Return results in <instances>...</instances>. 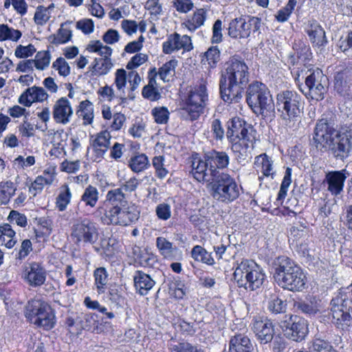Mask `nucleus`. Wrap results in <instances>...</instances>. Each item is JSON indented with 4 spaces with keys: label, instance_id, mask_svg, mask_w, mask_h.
<instances>
[{
    "label": "nucleus",
    "instance_id": "f8f14e48",
    "mask_svg": "<svg viewBox=\"0 0 352 352\" xmlns=\"http://www.w3.org/2000/svg\"><path fill=\"white\" fill-rule=\"evenodd\" d=\"M255 133L256 131L251 125L245 124L237 118L232 119L228 125L227 137L232 142H236L254 147L256 141Z\"/></svg>",
    "mask_w": 352,
    "mask_h": 352
},
{
    "label": "nucleus",
    "instance_id": "412c9836",
    "mask_svg": "<svg viewBox=\"0 0 352 352\" xmlns=\"http://www.w3.org/2000/svg\"><path fill=\"white\" fill-rule=\"evenodd\" d=\"M24 276L25 280L31 286H40L45 281V271L37 263H30L25 267Z\"/></svg>",
    "mask_w": 352,
    "mask_h": 352
},
{
    "label": "nucleus",
    "instance_id": "6ab92c4d",
    "mask_svg": "<svg viewBox=\"0 0 352 352\" xmlns=\"http://www.w3.org/2000/svg\"><path fill=\"white\" fill-rule=\"evenodd\" d=\"M349 175L346 169L327 173L325 180L328 185V190L333 195H339L343 190L344 183Z\"/></svg>",
    "mask_w": 352,
    "mask_h": 352
},
{
    "label": "nucleus",
    "instance_id": "1a4fd4ad",
    "mask_svg": "<svg viewBox=\"0 0 352 352\" xmlns=\"http://www.w3.org/2000/svg\"><path fill=\"white\" fill-rule=\"evenodd\" d=\"M309 72L305 78V85L303 88L300 87V90L307 99L322 100L328 91V78L319 68Z\"/></svg>",
    "mask_w": 352,
    "mask_h": 352
},
{
    "label": "nucleus",
    "instance_id": "13d9d810",
    "mask_svg": "<svg viewBox=\"0 0 352 352\" xmlns=\"http://www.w3.org/2000/svg\"><path fill=\"white\" fill-rule=\"evenodd\" d=\"M164 157L162 155L155 156L152 160V164L155 170V174L160 179L164 178L168 173L167 169L164 167Z\"/></svg>",
    "mask_w": 352,
    "mask_h": 352
},
{
    "label": "nucleus",
    "instance_id": "4c0bfd02",
    "mask_svg": "<svg viewBox=\"0 0 352 352\" xmlns=\"http://www.w3.org/2000/svg\"><path fill=\"white\" fill-rule=\"evenodd\" d=\"M64 135L63 131H57L54 133L53 136V140L52 142V148L49 152L51 156L54 157H58L63 153H65V140L63 138Z\"/></svg>",
    "mask_w": 352,
    "mask_h": 352
},
{
    "label": "nucleus",
    "instance_id": "774afa93",
    "mask_svg": "<svg viewBox=\"0 0 352 352\" xmlns=\"http://www.w3.org/2000/svg\"><path fill=\"white\" fill-rule=\"evenodd\" d=\"M148 60V56L145 54L139 53L133 56L126 65V69H131V71L142 65Z\"/></svg>",
    "mask_w": 352,
    "mask_h": 352
},
{
    "label": "nucleus",
    "instance_id": "8fccbe9b",
    "mask_svg": "<svg viewBox=\"0 0 352 352\" xmlns=\"http://www.w3.org/2000/svg\"><path fill=\"white\" fill-rule=\"evenodd\" d=\"M21 32L18 30L10 28L8 25L0 24V41L10 40L17 41L21 37Z\"/></svg>",
    "mask_w": 352,
    "mask_h": 352
},
{
    "label": "nucleus",
    "instance_id": "aec40b11",
    "mask_svg": "<svg viewBox=\"0 0 352 352\" xmlns=\"http://www.w3.org/2000/svg\"><path fill=\"white\" fill-rule=\"evenodd\" d=\"M48 94L42 87L33 86L27 89L19 97V102L25 107H30L33 102H41L47 100Z\"/></svg>",
    "mask_w": 352,
    "mask_h": 352
},
{
    "label": "nucleus",
    "instance_id": "7c9ffc66",
    "mask_svg": "<svg viewBox=\"0 0 352 352\" xmlns=\"http://www.w3.org/2000/svg\"><path fill=\"white\" fill-rule=\"evenodd\" d=\"M0 245H5L8 248H12L16 243L15 239L16 232L8 223L0 226Z\"/></svg>",
    "mask_w": 352,
    "mask_h": 352
},
{
    "label": "nucleus",
    "instance_id": "338daca9",
    "mask_svg": "<svg viewBox=\"0 0 352 352\" xmlns=\"http://www.w3.org/2000/svg\"><path fill=\"white\" fill-rule=\"evenodd\" d=\"M35 52L36 48L32 44L27 46L20 45L16 48L14 54L19 58H23L32 56Z\"/></svg>",
    "mask_w": 352,
    "mask_h": 352
},
{
    "label": "nucleus",
    "instance_id": "f3484780",
    "mask_svg": "<svg viewBox=\"0 0 352 352\" xmlns=\"http://www.w3.org/2000/svg\"><path fill=\"white\" fill-rule=\"evenodd\" d=\"M52 116L56 123L64 125L68 124L73 116L70 102L64 97L59 98L54 104Z\"/></svg>",
    "mask_w": 352,
    "mask_h": 352
},
{
    "label": "nucleus",
    "instance_id": "e2e57ef3",
    "mask_svg": "<svg viewBox=\"0 0 352 352\" xmlns=\"http://www.w3.org/2000/svg\"><path fill=\"white\" fill-rule=\"evenodd\" d=\"M155 214L159 219L166 221L171 217V207L168 204L161 203L156 206Z\"/></svg>",
    "mask_w": 352,
    "mask_h": 352
},
{
    "label": "nucleus",
    "instance_id": "79ce46f5",
    "mask_svg": "<svg viewBox=\"0 0 352 352\" xmlns=\"http://www.w3.org/2000/svg\"><path fill=\"white\" fill-rule=\"evenodd\" d=\"M177 64L178 61L175 58L171 59L164 63L158 71L160 78L164 82L169 81L170 78L175 75V68Z\"/></svg>",
    "mask_w": 352,
    "mask_h": 352
},
{
    "label": "nucleus",
    "instance_id": "2eb2a0df",
    "mask_svg": "<svg viewBox=\"0 0 352 352\" xmlns=\"http://www.w3.org/2000/svg\"><path fill=\"white\" fill-rule=\"evenodd\" d=\"M258 24V19L255 17L248 21L243 18L234 19L229 24L228 34L234 38H248L250 35L252 26L254 30H257L259 28Z\"/></svg>",
    "mask_w": 352,
    "mask_h": 352
},
{
    "label": "nucleus",
    "instance_id": "6e6552de",
    "mask_svg": "<svg viewBox=\"0 0 352 352\" xmlns=\"http://www.w3.org/2000/svg\"><path fill=\"white\" fill-rule=\"evenodd\" d=\"M25 316L32 323L45 329H51L54 327L55 314L45 301L36 299L28 301Z\"/></svg>",
    "mask_w": 352,
    "mask_h": 352
},
{
    "label": "nucleus",
    "instance_id": "4d7b16f0",
    "mask_svg": "<svg viewBox=\"0 0 352 352\" xmlns=\"http://www.w3.org/2000/svg\"><path fill=\"white\" fill-rule=\"evenodd\" d=\"M151 113L157 124H166L169 118V111L166 107H155L152 109Z\"/></svg>",
    "mask_w": 352,
    "mask_h": 352
},
{
    "label": "nucleus",
    "instance_id": "9d476101",
    "mask_svg": "<svg viewBox=\"0 0 352 352\" xmlns=\"http://www.w3.org/2000/svg\"><path fill=\"white\" fill-rule=\"evenodd\" d=\"M352 305V299L349 298L347 294L339 292L330 303L331 322L337 328L344 329L350 325L351 315L349 311Z\"/></svg>",
    "mask_w": 352,
    "mask_h": 352
},
{
    "label": "nucleus",
    "instance_id": "c85d7f7f",
    "mask_svg": "<svg viewBox=\"0 0 352 352\" xmlns=\"http://www.w3.org/2000/svg\"><path fill=\"white\" fill-rule=\"evenodd\" d=\"M352 80L348 79L344 73H338L335 76V89L343 97H349L351 94Z\"/></svg>",
    "mask_w": 352,
    "mask_h": 352
},
{
    "label": "nucleus",
    "instance_id": "864d4df0",
    "mask_svg": "<svg viewBox=\"0 0 352 352\" xmlns=\"http://www.w3.org/2000/svg\"><path fill=\"white\" fill-rule=\"evenodd\" d=\"M72 34L69 29L64 28L62 24L60 28L58 30L57 34L50 36V41L55 45L65 43L69 41L72 38Z\"/></svg>",
    "mask_w": 352,
    "mask_h": 352
},
{
    "label": "nucleus",
    "instance_id": "c756f323",
    "mask_svg": "<svg viewBox=\"0 0 352 352\" xmlns=\"http://www.w3.org/2000/svg\"><path fill=\"white\" fill-rule=\"evenodd\" d=\"M254 147L234 142L232 145V150L234 153L238 162L245 163L252 158V151Z\"/></svg>",
    "mask_w": 352,
    "mask_h": 352
},
{
    "label": "nucleus",
    "instance_id": "bb28decb",
    "mask_svg": "<svg viewBox=\"0 0 352 352\" xmlns=\"http://www.w3.org/2000/svg\"><path fill=\"white\" fill-rule=\"evenodd\" d=\"M118 207L109 206L108 209L104 206H100L97 208L96 213L100 216L101 221L106 225H118Z\"/></svg>",
    "mask_w": 352,
    "mask_h": 352
},
{
    "label": "nucleus",
    "instance_id": "a18cd8bd",
    "mask_svg": "<svg viewBox=\"0 0 352 352\" xmlns=\"http://www.w3.org/2000/svg\"><path fill=\"white\" fill-rule=\"evenodd\" d=\"M291 183H292V168H290L289 167H287L285 170L283 179L280 184V190L278 192V197L276 199V204L277 206L279 204H281L283 202V200L285 198V197L287 195V190H288V188L290 186Z\"/></svg>",
    "mask_w": 352,
    "mask_h": 352
},
{
    "label": "nucleus",
    "instance_id": "473e14b6",
    "mask_svg": "<svg viewBox=\"0 0 352 352\" xmlns=\"http://www.w3.org/2000/svg\"><path fill=\"white\" fill-rule=\"evenodd\" d=\"M129 166L133 172L138 173L148 168L150 166V162L145 154L138 153L130 158Z\"/></svg>",
    "mask_w": 352,
    "mask_h": 352
},
{
    "label": "nucleus",
    "instance_id": "09e8293b",
    "mask_svg": "<svg viewBox=\"0 0 352 352\" xmlns=\"http://www.w3.org/2000/svg\"><path fill=\"white\" fill-rule=\"evenodd\" d=\"M54 180V175L49 172L44 171L43 175L38 176L34 182L30 187V191H35L34 195L37 191H41L45 185H49L52 183Z\"/></svg>",
    "mask_w": 352,
    "mask_h": 352
},
{
    "label": "nucleus",
    "instance_id": "a19ab883",
    "mask_svg": "<svg viewBox=\"0 0 352 352\" xmlns=\"http://www.w3.org/2000/svg\"><path fill=\"white\" fill-rule=\"evenodd\" d=\"M273 162L266 154L260 155L255 158V165L261 166V172L264 176L269 177L273 175L274 172L272 167Z\"/></svg>",
    "mask_w": 352,
    "mask_h": 352
},
{
    "label": "nucleus",
    "instance_id": "0eeeda50",
    "mask_svg": "<svg viewBox=\"0 0 352 352\" xmlns=\"http://www.w3.org/2000/svg\"><path fill=\"white\" fill-rule=\"evenodd\" d=\"M234 279L240 287L251 291L259 289L265 279L263 270L252 260H243L234 272Z\"/></svg>",
    "mask_w": 352,
    "mask_h": 352
},
{
    "label": "nucleus",
    "instance_id": "72a5a7b5",
    "mask_svg": "<svg viewBox=\"0 0 352 352\" xmlns=\"http://www.w3.org/2000/svg\"><path fill=\"white\" fill-rule=\"evenodd\" d=\"M113 65L111 58H95L91 72L94 76H104L110 72Z\"/></svg>",
    "mask_w": 352,
    "mask_h": 352
},
{
    "label": "nucleus",
    "instance_id": "a878e982",
    "mask_svg": "<svg viewBox=\"0 0 352 352\" xmlns=\"http://www.w3.org/2000/svg\"><path fill=\"white\" fill-rule=\"evenodd\" d=\"M205 159L210 165V168H224L228 166L230 162L228 155L224 151L212 150L205 154Z\"/></svg>",
    "mask_w": 352,
    "mask_h": 352
},
{
    "label": "nucleus",
    "instance_id": "f03ea898",
    "mask_svg": "<svg viewBox=\"0 0 352 352\" xmlns=\"http://www.w3.org/2000/svg\"><path fill=\"white\" fill-rule=\"evenodd\" d=\"M249 81L248 67L240 59L232 57L224 65L219 81L221 98L226 102H239Z\"/></svg>",
    "mask_w": 352,
    "mask_h": 352
},
{
    "label": "nucleus",
    "instance_id": "5fc2aeb1",
    "mask_svg": "<svg viewBox=\"0 0 352 352\" xmlns=\"http://www.w3.org/2000/svg\"><path fill=\"white\" fill-rule=\"evenodd\" d=\"M51 55L47 51L37 52L34 59V67L39 70H43L50 65Z\"/></svg>",
    "mask_w": 352,
    "mask_h": 352
},
{
    "label": "nucleus",
    "instance_id": "dca6fc26",
    "mask_svg": "<svg viewBox=\"0 0 352 352\" xmlns=\"http://www.w3.org/2000/svg\"><path fill=\"white\" fill-rule=\"evenodd\" d=\"M182 49L187 52L192 49L191 38L187 35L182 36L177 32L168 35L166 41L162 45V51L166 54Z\"/></svg>",
    "mask_w": 352,
    "mask_h": 352
},
{
    "label": "nucleus",
    "instance_id": "f257e3e1",
    "mask_svg": "<svg viewBox=\"0 0 352 352\" xmlns=\"http://www.w3.org/2000/svg\"><path fill=\"white\" fill-rule=\"evenodd\" d=\"M313 145L320 152L329 151L337 161L344 162L352 153V129L337 131L326 118L318 121Z\"/></svg>",
    "mask_w": 352,
    "mask_h": 352
},
{
    "label": "nucleus",
    "instance_id": "69168bd1",
    "mask_svg": "<svg viewBox=\"0 0 352 352\" xmlns=\"http://www.w3.org/2000/svg\"><path fill=\"white\" fill-rule=\"evenodd\" d=\"M205 56L208 65L213 67L219 60L220 51L217 47H211L205 53Z\"/></svg>",
    "mask_w": 352,
    "mask_h": 352
},
{
    "label": "nucleus",
    "instance_id": "c9c22d12",
    "mask_svg": "<svg viewBox=\"0 0 352 352\" xmlns=\"http://www.w3.org/2000/svg\"><path fill=\"white\" fill-rule=\"evenodd\" d=\"M111 135L107 130L97 133L93 142V146L102 154L105 153L110 146Z\"/></svg>",
    "mask_w": 352,
    "mask_h": 352
},
{
    "label": "nucleus",
    "instance_id": "2f4dec72",
    "mask_svg": "<svg viewBox=\"0 0 352 352\" xmlns=\"http://www.w3.org/2000/svg\"><path fill=\"white\" fill-rule=\"evenodd\" d=\"M122 208V216L120 219L119 226H126L136 221L140 217V211L134 204Z\"/></svg>",
    "mask_w": 352,
    "mask_h": 352
},
{
    "label": "nucleus",
    "instance_id": "9b49d317",
    "mask_svg": "<svg viewBox=\"0 0 352 352\" xmlns=\"http://www.w3.org/2000/svg\"><path fill=\"white\" fill-rule=\"evenodd\" d=\"M207 100L206 86L204 83H201L190 92L186 106L182 109V116L190 120H197L202 112Z\"/></svg>",
    "mask_w": 352,
    "mask_h": 352
},
{
    "label": "nucleus",
    "instance_id": "58836bf2",
    "mask_svg": "<svg viewBox=\"0 0 352 352\" xmlns=\"http://www.w3.org/2000/svg\"><path fill=\"white\" fill-rule=\"evenodd\" d=\"M128 75L124 69H118L115 73L114 85L117 89V98L125 99L124 89L126 85V78Z\"/></svg>",
    "mask_w": 352,
    "mask_h": 352
},
{
    "label": "nucleus",
    "instance_id": "4468645a",
    "mask_svg": "<svg viewBox=\"0 0 352 352\" xmlns=\"http://www.w3.org/2000/svg\"><path fill=\"white\" fill-rule=\"evenodd\" d=\"M285 318L279 324L284 336L296 342L304 340L308 333L307 321L297 316L289 315Z\"/></svg>",
    "mask_w": 352,
    "mask_h": 352
},
{
    "label": "nucleus",
    "instance_id": "cd10ccee",
    "mask_svg": "<svg viewBox=\"0 0 352 352\" xmlns=\"http://www.w3.org/2000/svg\"><path fill=\"white\" fill-rule=\"evenodd\" d=\"M127 201L125 198V195L122 191V188H116L107 192L106 195V200L103 205L104 206H117L124 207Z\"/></svg>",
    "mask_w": 352,
    "mask_h": 352
},
{
    "label": "nucleus",
    "instance_id": "5701e85b",
    "mask_svg": "<svg viewBox=\"0 0 352 352\" xmlns=\"http://www.w3.org/2000/svg\"><path fill=\"white\" fill-rule=\"evenodd\" d=\"M254 349L250 339L245 334L239 333L232 336L230 340V352H252Z\"/></svg>",
    "mask_w": 352,
    "mask_h": 352
},
{
    "label": "nucleus",
    "instance_id": "de8ad7c7",
    "mask_svg": "<svg viewBox=\"0 0 352 352\" xmlns=\"http://www.w3.org/2000/svg\"><path fill=\"white\" fill-rule=\"evenodd\" d=\"M15 191L16 188L12 182L0 183V204H7Z\"/></svg>",
    "mask_w": 352,
    "mask_h": 352
},
{
    "label": "nucleus",
    "instance_id": "37998d69",
    "mask_svg": "<svg viewBox=\"0 0 352 352\" xmlns=\"http://www.w3.org/2000/svg\"><path fill=\"white\" fill-rule=\"evenodd\" d=\"M72 198V192L67 185H63L60 188L59 194L56 198V206L59 211H64L69 204Z\"/></svg>",
    "mask_w": 352,
    "mask_h": 352
},
{
    "label": "nucleus",
    "instance_id": "6e6d98bb",
    "mask_svg": "<svg viewBox=\"0 0 352 352\" xmlns=\"http://www.w3.org/2000/svg\"><path fill=\"white\" fill-rule=\"evenodd\" d=\"M96 317V315L91 314H82L81 317L79 318L80 327L87 331H94L97 326Z\"/></svg>",
    "mask_w": 352,
    "mask_h": 352
},
{
    "label": "nucleus",
    "instance_id": "39448f33",
    "mask_svg": "<svg viewBox=\"0 0 352 352\" xmlns=\"http://www.w3.org/2000/svg\"><path fill=\"white\" fill-rule=\"evenodd\" d=\"M246 101L253 112L263 118L274 116L272 97L265 84L258 81L251 83L246 91Z\"/></svg>",
    "mask_w": 352,
    "mask_h": 352
},
{
    "label": "nucleus",
    "instance_id": "20e7f679",
    "mask_svg": "<svg viewBox=\"0 0 352 352\" xmlns=\"http://www.w3.org/2000/svg\"><path fill=\"white\" fill-rule=\"evenodd\" d=\"M276 104L287 129L296 131L301 122V96L294 91H282L276 95Z\"/></svg>",
    "mask_w": 352,
    "mask_h": 352
},
{
    "label": "nucleus",
    "instance_id": "f704fd0d",
    "mask_svg": "<svg viewBox=\"0 0 352 352\" xmlns=\"http://www.w3.org/2000/svg\"><path fill=\"white\" fill-rule=\"evenodd\" d=\"M76 114L79 118H82L85 125L91 124L94 118V107L92 102L88 100L80 102Z\"/></svg>",
    "mask_w": 352,
    "mask_h": 352
},
{
    "label": "nucleus",
    "instance_id": "c03bdc74",
    "mask_svg": "<svg viewBox=\"0 0 352 352\" xmlns=\"http://www.w3.org/2000/svg\"><path fill=\"white\" fill-rule=\"evenodd\" d=\"M192 257L197 261H201L208 265H213L214 261L211 254L200 245H195L191 251Z\"/></svg>",
    "mask_w": 352,
    "mask_h": 352
},
{
    "label": "nucleus",
    "instance_id": "e433bc0d",
    "mask_svg": "<svg viewBox=\"0 0 352 352\" xmlns=\"http://www.w3.org/2000/svg\"><path fill=\"white\" fill-rule=\"evenodd\" d=\"M99 199L98 190L91 186L89 185L84 190L80 201L85 204L86 206L94 208Z\"/></svg>",
    "mask_w": 352,
    "mask_h": 352
},
{
    "label": "nucleus",
    "instance_id": "680f3d73",
    "mask_svg": "<svg viewBox=\"0 0 352 352\" xmlns=\"http://www.w3.org/2000/svg\"><path fill=\"white\" fill-rule=\"evenodd\" d=\"M50 18V12H47V8L43 6L37 7L34 16V21L36 24L43 25L47 23Z\"/></svg>",
    "mask_w": 352,
    "mask_h": 352
},
{
    "label": "nucleus",
    "instance_id": "bf43d9fd",
    "mask_svg": "<svg viewBox=\"0 0 352 352\" xmlns=\"http://www.w3.org/2000/svg\"><path fill=\"white\" fill-rule=\"evenodd\" d=\"M52 67L58 71L60 76L66 77L70 74V67L63 57L58 58L53 63Z\"/></svg>",
    "mask_w": 352,
    "mask_h": 352
},
{
    "label": "nucleus",
    "instance_id": "b1692460",
    "mask_svg": "<svg viewBox=\"0 0 352 352\" xmlns=\"http://www.w3.org/2000/svg\"><path fill=\"white\" fill-rule=\"evenodd\" d=\"M134 286L142 296L146 295L155 284V280L147 274L137 271L133 276Z\"/></svg>",
    "mask_w": 352,
    "mask_h": 352
},
{
    "label": "nucleus",
    "instance_id": "603ef678",
    "mask_svg": "<svg viewBox=\"0 0 352 352\" xmlns=\"http://www.w3.org/2000/svg\"><path fill=\"white\" fill-rule=\"evenodd\" d=\"M94 276L98 292L103 293L108 282V274L106 269L104 267L97 268L94 272Z\"/></svg>",
    "mask_w": 352,
    "mask_h": 352
},
{
    "label": "nucleus",
    "instance_id": "052dcab7",
    "mask_svg": "<svg viewBox=\"0 0 352 352\" xmlns=\"http://www.w3.org/2000/svg\"><path fill=\"white\" fill-rule=\"evenodd\" d=\"M310 349L311 352H337L329 342L320 339L314 340Z\"/></svg>",
    "mask_w": 352,
    "mask_h": 352
},
{
    "label": "nucleus",
    "instance_id": "49530a36",
    "mask_svg": "<svg viewBox=\"0 0 352 352\" xmlns=\"http://www.w3.org/2000/svg\"><path fill=\"white\" fill-rule=\"evenodd\" d=\"M205 14V11L203 9H199L195 12L193 15L186 22L187 28L190 31H194L201 27L206 20Z\"/></svg>",
    "mask_w": 352,
    "mask_h": 352
},
{
    "label": "nucleus",
    "instance_id": "393cba45",
    "mask_svg": "<svg viewBox=\"0 0 352 352\" xmlns=\"http://www.w3.org/2000/svg\"><path fill=\"white\" fill-rule=\"evenodd\" d=\"M306 32L311 42L316 46H323L327 43L324 30L316 21H309Z\"/></svg>",
    "mask_w": 352,
    "mask_h": 352
},
{
    "label": "nucleus",
    "instance_id": "ddd939ff",
    "mask_svg": "<svg viewBox=\"0 0 352 352\" xmlns=\"http://www.w3.org/2000/svg\"><path fill=\"white\" fill-rule=\"evenodd\" d=\"M71 236L76 243L94 244L98 236L96 223L88 218L77 219L72 226Z\"/></svg>",
    "mask_w": 352,
    "mask_h": 352
},
{
    "label": "nucleus",
    "instance_id": "0e129e2a",
    "mask_svg": "<svg viewBox=\"0 0 352 352\" xmlns=\"http://www.w3.org/2000/svg\"><path fill=\"white\" fill-rule=\"evenodd\" d=\"M338 47L348 56H352V31L349 32L344 39H340Z\"/></svg>",
    "mask_w": 352,
    "mask_h": 352
},
{
    "label": "nucleus",
    "instance_id": "a211bd4d",
    "mask_svg": "<svg viewBox=\"0 0 352 352\" xmlns=\"http://www.w3.org/2000/svg\"><path fill=\"white\" fill-rule=\"evenodd\" d=\"M209 164L200 158H194L192 161V170L191 173L194 178L199 182H205L208 184L213 178L214 175L217 173V170L212 168H208Z\"/></svg>",
    "mask_w": 352,
    "mask_h": 352
},
{
    "label": "nucleus",
    "instance_id": "7ed1b4c3",
    "mask_svg": "<svg viewBox=\"0 0 352 352\" xmlns=\"http://www.w3.org/2000/svg\"><path fill=\"white\" fill-rule=\"evenodd\" d=\"M274 278L284 289L300 292L305 287L307 277L300 266L286 256H280L274 263Z\"/></svg>",
    "mask_w": 352,
    "mask_h": 352
},
{
    "label": "nucleus",
    "instance_id": "423d86ee",
    "mask_svg": "<svg viewBox=\"0 0 352 352\" xmlns=\"http://www.w3.org/2000/svg\"><path fill=\"white\" fill-rule=\"evenodd\" d=\"M208 188L213 199L223 204L234 201L240 195V188L235 179L229 174L219 171L208 184Z\"/></svg>",
    "mask_w": 352,
    "mask_h": 352
},
{
    "label": "nucleus",
    "instance_id": "4be33fe9",
    "mask_svg": "<svg viewBox=\"0 0 352 352\" xmlns=\"http://www.w3.org/2000/svg\"><path fill=\"white\" fill-rule=\"evenodd\" d=\"M254 331L261 344L270 342L274 336V327L268 320H257L254 323Z\"/></svg>",
    "mask_w": 352,
    "mask_h": 352
},
{
    "label": "nucleus",
    "instance_id": "3c124183",
    "mask_svg": "<svg viewBox=\"0 0 352 352\" xmlns=\"http://www.w3.org/2000/svg\"><path fill=\"white\" fill-rule=\"evenodd\" d=\"M156 246L164 258H170L173 256L174 251L173 245L166 238L162 236L157 237L156 239Z\"/></svg>",
    "mask_w": 352,
    "mask_h": 352
},
{
    "label": "nucleus",
    "instance_id": "ea45409f",
    "mask_svg": "<svg viewBox=\"0 0 352 352\" xmlns=\"http://www.w3.org/2000/svg\"><path fill=\"white\" fill-rule=\"evenodd\" d=\"M267 309L274 314L285 313L287 309V303L277 294H272L267 300Z\"/></svg>",
    "mask_w": 352,
    "mask_h": 352
}]
</instances>
